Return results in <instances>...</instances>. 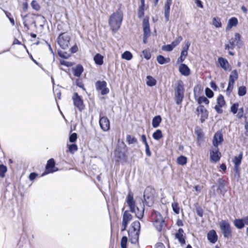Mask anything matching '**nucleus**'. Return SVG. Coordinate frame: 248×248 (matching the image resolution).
<instances>
[{"mask_svg":"<svg viewBox=\"0 0 248 248\" xmlns=\"http://www.w3.org/2000/svg\"><path fill=\"white\" fill-rule=\"evenodd\" d=\"M144 9H138V16L139 18H141L144 16Z\"/></svg>","mask_w":248,"mask_h":248,"instance_id":"59","label":"nucleus"},{"mask_svg":"<svg viewBox=\"0 0 248 248\" xmlns=\"http://www.w3.org/2000/svg\"><path fill=\"white\" fill-rule=\"evenodd\" d=\"M55 162L54 159L53 158H51L49 159L47 162L46 165V169L47 170V172L46 173H44L43 175L45 174L52 173L55 172L58 170V169H54L55 168Z\"/></svg>","mask_w":248,"mask_h":248,"instance_id":"14","label":"nucleus"},{"mask_svg":"<svg viewBox=\"0 0 248 248\" xmlns=\"http://www.w3.org/2000/svg\"><path fill=\"white\" fill-rule=\"evenodd\" d=\"M220 158V153L218 151V148L215 147L214 150L210 151V159L212 161L216 162L218 161Z\"/></svg>","mask_w":248,"mask_h":248,"instance_id":"17","label":"nucleus"},{"mask_svg":"<svg viewBox=\"0 0 248 248\" xmlns=\"http://www.w3.org/2000/svg\"><path fill=\"white\" fill-rule=\"evenodd\" d=\"M207 239L212 244H215L217 241V235L215 230H211L208 232Z\"/></svg>","mask_w":248,"mask_h":248,"instance_id":"18","label":"nucleus"},{"mask_svg":"<svg viewBox=\"0 0 248 248\" xmlns=\"http://www.w3.org/2000/svg\"><path fill=\"white\" fill-rule=\"evenodd\" d=\"M72 99L74 106L80 111H81L84 108V105L81 96H79L77 93H75L72 97Z\"/></svg>","mask_w":248,"mask_h":248,"instance_id":"9","label":"nucleus"},{"mask_svg":"<svg viewBox=\"0 0 248 248\" xmlns=\"http://www.w3.org/2000/svg\"><path fill=\"white\" fill-rule=\"evenodd\" d=\"M123 18V13L120 10L117 11L110 16L108 23L114 32H116L120 28Z\"/></svg>","mask_w":248,"mask_h":248,"instance_id":"2","label":"nucleus"},{"mask_svg":"<svg viewBox=\"0 0 248 248\" xmlns=\"http://www.w3.org/2000/svg\"><path fill=\"white\" fill-rule=\"evenodd\" d=\"M238 103L233 104L231 106V112L234 114H236L238 110Z\"/></svg>","mask_w":248,"mask_h":248,"instance_id":"50","label":"nucleus"},{"mask_svg":"<svg viewBox=\"0 0 248 248\" xmlns=\"http://www.w3.org/2000/svg\"><path fill=\"white\" fill-rule=\"evenodd\" d=\"M77 150L78 147L75 144H72L69 146V151L71 154H74Z\"/></svg>","mask_w":248,"mask_h":248,"instance_id":"47","label":"nucleus"},{"mask_svg":"<svg viewBox=\"0 0 248 248\" xmlns=\"http://www.w3.org/2000/svg\"><path fill=\"white\" fill-rule=\"evenodd\" d=\"M197 112L198 115H201V121L203 123L208 118V112L207 109L202 105H200L197 108Z\"/></svg>","mask_w":248,"mask_h":248,"instance_id":"11","label":"nucleus"},{"mask_svg":"<svg viewBox=\"0 0 248 248\" xmlns=\"http://www.w3.org/2000/svg\"><path fill=\"white\" fill-rule=\"evenodd\" d=\"M70 40L69 36L64 33H61L57 39L58 44L63 49H66L69 47Z\"/></svg>","mask_w":248,"mask_h":248,"instance_id":"7","label":"nucleus"},{"mask_svg":"<svg viewBox=\"0 0 248 248\" xmlns=\"http://www.w3.org/2000/svg\"><path fill=\"white\" fill-rule=\"evenodd\" d=\"M234 41L237 42V45H239L242 44V41L241 40V35L239 33H235L234 34Z\"/></svg>","mask_w":248,"mask_h":248,"instance_id":"48","label":"nucleus"},{"mask_svg":"<svg viewBox=\"0 0 248 248\" xmlns=\"http://www.w3.org/2000/svg\"><path fill=\"white\" fill-rule=\"evenodd\" d=\"M154 227L158 232H161L165 226L164 220L160 213L154 211L152 213Z\"/></svg>","mask_w":248,"mask_h":248,"instance_id":"4","label":"nucleus"},{"mask_svg":"<svg viewBox=\"0 0 248 248\" xmlns=\"http://www.w3.org/2000/svg\"><path fill=\"white\" fill-rule=\"evenodd\" d=\"M223 141V135L220 132H217L213 138V145L217 148L219 144H221Z\"/></svg>","mask_w":248,"mask_h":248,"instance_id":"16","label":"nucleus"},{"mask_svg":"<svg viewBox=\"0 0 248 248\" xmlns=\"http://www.w3.org/2000/svg\"><path fill=\"white\" fill-rule=\"evenodd\" d=\"M238 78V72L236 70H233L229 76V83L234 85V83Z\"/></svg>","mask_w":248,"mask_h":248,"instance_id":"25","label":"nucleus"},{"mask_svg":"<svg viewBox=\"0 0 248 248\" xmlns=\"http://www.w3.org/2000/svg\"><path fill=\"white\" fill-rule=\"evenodd\" d=\"M171 206L173 211L174 213H175L176 214H179L180 212V208L178 205V203L176 202H174L172 203Z\"/></svg>","mask_w":248,"mask_h":248,"instance_id":"41","label":"nucleus"},{"mask_svg":"<svg viewBox=\"0 0 248 248\" xmlns=\"http://www.w3.org/2000/svg\"><path fill=\"white\" fill-rule=\"evenodd\" d=\"M184 88L182 81H180L177 83L175 89V97L176 103L179 105L181 103L184 98Z\"/></svg>","mask_w":248,"mask_h":248,"instance_id":"5","label":"nucleus"},{"mask_svg":"<svg viewBox=\"0 0 248 248\" xmlns=\"http://www.w3.org/2000/svg\"><path fill=\"white\" fill-rule=\"evenodd\" d=\"M133 57L132 53L128 51H125L122 55V58L124 59L129 61L132 59Z\"/></svg>","mask_w":248,"mask_h":248,"instance_id":"35","label":"nucleus"},{"mask_svg":"<svg viewBox=\"0 0 248 248\" xmlns=\"http://www.w3.org/2000/svg\"><path fill=\"white\" fill-rule=\"evenodd\" d=\"M115 155L120 158H123L124 157L125 154L124 152H119L118 150H116L115 152Z\"/></svg>","mask_w":248,"mask_h":248,"instance_id":"57","label":"nucleus"},{"mask_svg":"<svg viewBox=\"0 0 248 248\" xmlns=\"http://www.w3.org/2000/svg\"><path fill=\"white\" fill-rule=\"evenodd\" d=\"M152 136L155 140H159L163 137L162 131L159 129H157L153 134Z\"/></svg>","mask_w":248,"mask_h":248,"instance_id":"33","label":"nucleus"},{"mask_svg":"<svg viewBox=\"0 0 248 248\" xmlns=\"http://www.w3.org/2000/svg\"><path fill=\"white\" fill-rule=\"evenodd\" d=\"M155 190L152 187H147L144 193V199L146 204L151 206L154 203Z\"/></svg>","mask_w":248,"mask_h":248,"instance_id":"6","label":"nucleus"},{"mask_svg":"<svg viewBox=\"0 0 248 248\" xmlns=\"http://www.w3.org/2000/svg\"><path fill=\"white\" fill-rule=\"evenodd\" d=\"M234 226L238 229H241L244 227V223L243 218L242 219H236L234 221Z\"/></svg>","mask_w":248,"mask_h":248,"instance_id":"29","label":"nucleus"},{"mask_svg":"<svg viewBox=\"0 0 248 248\" xmlns=\"http://www.w3.org/2000/svg\"><path fill=\"white\" fill-rule=\"evenodd\" d=\"M146 78H147L146 84L148 86H149L150 87H152V86H155L156 84V81L152 77H151L150 76H148Z\"/></svg>","mask_w":248,"mask_h":248,"instance_id":"31","label":"nucleus"},{"mask_svg":"<svg viewBox=\"0 0 248 248\" xmlns=\"http://www.w3.org/2000/svg\"><path fill=\"white\" fill-rule=\"evenodd\" d=\"M219 226L224 237L225 238L230 237L232 235V231L229 223L226 220H221L219 222Z\"/></svg>","mask_w":248,"mask_h":248,"instance_id":"8","label":"nucleus"},{"mask_svg":"<svg viewBox=\"0 0 248 248\" xmlns=\"http://www.w3.org/2000/svg\"><path fill=\"white\" fill-rule=\"evenodd\" d=\"M37 176V174L36 173L32 172V173H30V174L29 175V179L31 181H33V180H34L36 178Z\"/></svg>","mask_w":248,"mask_h":248,"instance_id":"63","label":"nucleus"},{"mask_svg":"<svg viewBox=\"0 0 248 248\" xmlns=\"http://www.w3.org/2000/svg\"><path fill=\"white\" fill-rule=\"evenodd\" d=\"M99 125L104 131H108L110 128L109 121L107 117L103 116L100 118Z\"/></svg>","mask_w":248,"mask_h":248,"instance_id":"13","label":"nucleus"},{"mask_svg":"<svg viewBox=\"0 0 248 248\" xmlns=\"http://www.w3.org/2000/svg\"><path fill=\"white\" fill-rule=\"evenodd\" d=\"M31 7L35 10L38 11L40 9V6L39 5L38 2L35 0H33L31 2Z\"/></svg>","mask_w":248,"mask_h":248,"instance_id":"42","label":"nucleus"},{"mask_svg":"<svg viewBox=\"0 0 248 248\" xmlns=\"http://www.w3.org/2000/svg\"><path fill=\"white\" fill-rule=\"evenodd\" d=\"M145 153H146V155L148 156H150L151 155V153L150 151V148H149V146L148 144H146L145 145Z\"/></svg>","mask_w":248,"mask_h":248,"instance_id":"60","label":"nucleus"},{"mask_svg":"<svg viewBox=\"0 0 248 248\" xmlns=\"http://www.w3.org/2000/svg\"><path fill=\"white\" fill-rule=\"evenodd\" d=\"M233 88V84L228 83V87L226 90V94L228 95L230 94Z\"/></svg>","mask_w":248,"mask_h":248,"instance_id":"54","label":"nucleus"},{"mask_svg":"<svg viewBox=\"0 0 248 248\" xmlns=\"http://www.w3.org/2000/svg\"><path fill=\"white\" fill-rule=\"evenodd\" d=\"M177 162L179 165H185L187 163V158L183 155H181L177 158Z\"/></svg>","mask_w":248,"mask_h":248,"instance_id":"34","label":"nucleus"},{"mask_svg":"<svg viewBox=\"0 0 248 248\" xmlns=\"http://www.w3.org/2000/svg\"><path fill=\"white\" fill-rule=\"evenodd\" d=\"M238 24V20L237 18L233 17L229 19L227 26L226 27V31H229L232 27L236 26Z\"/></svg>","mask_w":248,"mask_h":248,"instance_id":"23","label":"nucleus"},{"mask_svg":"<svg viewBox=\"0 0 248 248\" xmlns=\"http://www.w3.org/2000/svg\"><path fill=\"white\" fill-rule=\"evenodd\" d=\"M61 64L62 65L66 66L67 67H70V66H72L71 62L65 61L64 60L61 61Z\"/></svg>","mask_w":248,"mask_h":248,"instance_id":"61","label":"nucleus"},{"mask_svg":"<svg viewBox=\"0 0 248 248\" xmlns=\"http://www.w3.org/2000/svg\"><path fill=\"white\" fill-rule=\"evenodd\" d=\"M132 216L128 211H125L123 216V222L122 231H124L128 224V223L132 220Z\"/></svg>","mask_w":248,"mask_h":248,"instance_id":"12","label":"nucleus"},{"mask_svg":"<svg viewBox=\"0 0 248 248\" xmlns=\"http://www.w3.org/2000/svg\"><path fill=\"white\" fill-rule=\"evenodd\" d=\"M225 187V184L223 183V181H220L218 185V189L220 190V192H223L224 191H225L226 190L224 189Z\"/></svg>","mask_w":248,"mask_h":248,"instance_id":"56","label":"nucleus"},{"mask_svg":"<svg viewBox=\"0 0 248 248\" xmlns=\"http://www.w3.org/2000/svg\"><path fill=\"white\" fill-rule=\"evenodd\" d=\"M225 104L224 97L222 95H219L217 98V105L219 106H223Z\"/></svg>","mask_w":248,"mask_h":248,"instance_id":"40","label":"nucleus"},{"mask_svg":"<svg viewBox=\"0 0 248 248\" xmlns=\"http://www.w3.org/2000/svg\"><path fill=\"white\" fill-rule=\"evenodd\" d=\"M156 60L157 62L160 64H163L170 62V59L169 58H166L162 55L158 56L157 57Z\"/></svg>","mask_w":248,"mask_h":248,"instance_id":"30","label":"nucleus"},{"mask_svg":"<svg viewBox=\"0 0 248 248\" xmlns=\"http://www.w3.org/2000/svg\"><path fill=\"white\" fill-rule=\"evenodd\" d=\"M182 40V37L181 36H179L171 43V44L174 47H175L180 43Z\"/></svg>","mask_w":248,"mask_h":248,"instance_id":"39","label":"nucleus"},{"mask_svg":"<svg viewBox=\"0 0 248 248\" xmlns=\"http://www.w3.org/2000/svg\"><path fill=\"white\" fill-rule=\"evenodd\" d=\"M142 54L146 60H149L151 58V55L150 53L147 50H144L142 51Z\"/></svg>","mask_w":248,"mask_h":248,"instance_id":"52","label":"nucleus"},{"mask_svg":"<svg viewBox=\"0 0 248 248\" xmlns=\"http://www.w3.org/2000/svg\"><path fill=\"white\" fill-rule=\"evenodd\" d=\"M95 64L101 65L103 63V57L100 54H96L93 58Z\"/></svg>","mask_w":248,"mask_h":248,"instance_id":"27","label":"nucleus"},{"mask_svg":"<svg viewBox=\"0 0 248 248\" xmlns=\"http://www.w3.org/2000/svg\"><path fill=\"white\" fill-rule=\"evenodd\" d=\"M126 202L128 204L130 211L134 213L137 218L141 219L144 215V206L140 204V206L135 207V202L133 199V195L131 192H129L126 199Z\"/></svg>","mask_w":248,"mask_h":248,"instance_id":"1","label":"nucleus"},{"mask_svg":"<svg viewBox=\"0 0 248 248\" xmlns=\"http://www.w3.org/2000/svg\"><path fill=\"white\" fill-rule=\"evenodd\" d=\"M77 139V134L76 133H72L69 137V141L71 142H74Z\"/></svg>","mask_w":248,"mask_h":248,"instance_id":"55","label":"nucleus"},{"mask_svg":"<svg viewBox=\"0 0 248 248\" xmlns=\"http://www.w3.org/2000/svg\"><path fill=\"white\" fill-rule=\"evenodd\" d=\"M223 106H219V105H216L215 106V109L217 111V112L218 113H221L222 112V110L221 108Z\"/></svg>","mask_w":248,"mask_h":248,"instance_id":"62","label":"nucleus"},{"mask_svg":"<svg viewBox=\"0 0 248 248\" xmlns=\"http://www.w3.org/2000/svg\"><path fill=\"white\" fill-rule=\"evenodd\" d=\"M183 234L184 231L182 229H179L178 231V232L175 234V237L182 244H184L185 243V240Z\"/></svg>","mask_w":248,"mask_h":248,"instance_id":"24","label":"nucleus"},{"mask_svg":"<svg viewBox=\"0 0 248 248\" xmlns=\"http://www.w3.org/2000/svg\"><path fill=\"white\" fill-rule=\"evenodd\" d=\"M217 62L219 63L220 66L225 71L231 70V66L228 61L226 59L222 57H219L217 60Z\"/></svg>","mask_w":248,"mask_h":248,"instance_id":"15","label":"nucleus"},{"mask_svg":"<svg viewBox=\"0 0 248 248\" xmlns=\"http://www.w3.org/2000/svg\"><path fill=\"white\" fill-rule=\"evenodd\" d=\"M174 48V47L170 44L163 46L162 47V49L164 51L170 52V51H172Z\"/></svg>","mask_w":248,"mask_h":248,"instance_id":"46","label":"nucleus"},{"mask_svg":"<svg viewBox=\"0 0 248 248\" xmlns=\"http://www.w3.org/2000/svg\"><path fill=\"white\" fill-rule=\"evenodd\" d=\"M195 2L197 6L201 8H203V5L202 1L200 0H195Z\"/></svg>","mask_w":248,"mask_h":248,"instance_id":"64","label":"nucleus"},{"mask_svg":"<svg viewBox=\"0 0 248 248\" xmlns=\"http://www.w3.org/2000/svg\"><path fill=\"white\" fill-rule=\"evenodd\" d=\"M242 153H240L238 156H235L232 160L234 164V170L237 172L239 170V167L241 164L242 159Z\"/></svg>","mask_w":248,"mask_h":248,"instance_id":"19","label":"nucleus"},{"mask_svg":"<svg viewBox=\"0 0 248 248\" xmlns=\"http://www.w3.org/2000/svg\"><path fill=\"white\" fill-rule=\"evenodd\" d=\"M75 76L79 77L83 71V68L81 65H78L74 69Z\"/></svg>","mask_w":248,"mask_h":248,"instance_id":"26","label":"nucleus"},{"mask_svg":"<svg viewBox=\"0 0 248 248\" xmlns=\"http://www.w3.org/2000/svg\"><path fill=\"white\" fill-rule=\"evenodd\" d=\"M143 29L144 32V35H150V29L149 23L148 19H144L143 21Z\"/></svg>","mask_w":248,"mask_h":248,"instance_id":"22","label":"nucleus"},{"mask_svg":"<svg viewBox=\"0 0 248 248\" xmlns=\"http://www.w3.org/2000/svg\"><path fill=\"white\" fill-rule=\"evenodd\" d=\"M187 52L182 51L181 52V56L177 60V63L183 62L187 55Z\"/></svg>","mask_w":248,"mask_h":248,"instance_id":"38","label":"nucleus"},{"mask_svg":"<svg viewBox=\"0 0 248 248\" xmlns=\"http://www.w3.org/2000/svg\"><path fill=\"white\" fill-rule=\"evenodd\" d=\"M246 88L245 86H241L238 88V94L239 96H242L246 93Z\"/></svg>","mask_w":248,"mask_h":248,"instance_id":"44","label":"nucleus"},{"mask_svg":"<svg viewBox=\"0 0 248 248\" xmlns=\"http://www.w3.org/2000/svg\"><path fill=\"white\" fill-rule=\"evenodd\" d=\"M205 94L209 98H211L214 95L213 92L208 88H206L205 89Z\"/></svg>","mask_w":248,"mask_h":248,"instance_id":"51","label":"nucleus"},{"mask_svg":"<svg viewBox=\"0 0 248 248\" xmlns=\"http://www.w3.org/2000/svg\"><path fill=\"white\" fill-rule=\"evenodd\" d=\"M131 228L128 231V235L131 243L136 244L138 242L140 224L139 221H135L131 225Z\"/></svg>","mask_w":248,"mask_h":248,"instance_id":"3","label":"nucleus"},{"mask_svg":"<svg viewBox=\"0 0 248 248\" xmlns=\"http://www.w3.org/2000/svg\"><path fill=\"white\" fill-rule=\"evenodd\" d=\"M161 122V118L160 116L157 115L155 116L152 120V126L154 128L157 127Z\"/></svg>","mask_w":248,"mask_h":248,"instance_id":"28","label":"nucleus"},{"mask_svg":"<svg viewBox=\"0 0 248 248\" xmlns=\"http://www.w3.org/2000/svg\"><path fill=\"white\" fill-rule=\"evenodd\" d=\"M107 82L105 81H97L95 84V88L97 91H100L102 95L108 94L109 90L107 87Z\"/></svg>","mask_w":248,"mask_h":248,"instance_id":"10","label":"nucleus"},{"mask_svg":"<svg viewBox=\"0 0 248 248\" xmlns=\"http://www.w3.org/2000/svg\"><path fill=\"white\" fill-rule=\"evenodd\" d=\"M234 48V41L232 38L230 39L228 44H226L225 46V49L226 50H233Z\"/></svg>","mask_w":248,"mask_h":248,"instance_id":"32","label":"nucleus"},{"mask_svg":"<svg viewBox=\"0 0 248 248\" xmlns=\"http://www.w3.org/2000/svg\"><path fill=\"white\" fill-rule=\"evenodd\" d=\"M171 2L172 0H167V1L165 4L164 15L166 20L167 21L169 20L170 6L171 4Z\"/></svg>","mask_w":248,"mask_h":248,"instance_id":"20","label":"nucleus"},{"mask_svg":"<svg viewBox=\"0 0 248 248\" xmlns=\"http://www.w3.org/2000/svg\"><path fill=\"white\" fill-rule=\"evenodd\" d=\"M190 46V42L189 41H186L185 46L183 47V49L182 51H185V52H187Z\"/></svg>","mask_w":248,"mask_h":248,"instance_id":"53","label":"nucleus"},{"mask_svg":"<svg viewBox=\"0 0 248 248\" xmlns=\"http://www.w3.org/2000/svg\"><path fill=\"white\" fill-rule=\"evenodd\" d=\"M126 141L129 144H133L137 142V139L131 135L126 136Z\"/></svg>","mask_w":248,"mask_h":248,"instance_id":"43","label":"nucleus"},{"mask_svg":"<svg viewBox=\"0 0 248 248\" xmlns=\"http://www.w3.org/2000/svg\"><path fill=\"white\" fill-rule=\"evenodd\" d=\"M244 113V108H241L238 109V112L237 114V117L238 118H241L243 116Z\"/></svg>","mask_w":248,"mask_h":248,"instance_id":"58","label":"nucleus"},{"mask_svg":"<svg viewBox=\"0 0 248 248\" xmlns=\"http://www.w3.org/2000/svg\"><path fill=\"white\" fill-rule=\"evenodd\" d=\"M213 25L216 28L221 27L220 19L218 17H214L213 19Z\"/></svg>","mask_w":248,"mask_h":248,"instance_id":"37","label":"nucleus"},{"mask_svg":"<svg viewBox=\"0 0 248 248\" xmlns=\"http://www.w3.org/2000/svg\"><path fill=\"white\" fill-rule=\"evenodd\" d=\"M127 242V238L126 236H123L121 239V245L122 248H127L126 244Z\"/></svg>","mask_w":248,"mask_h":248,"instance_id":"49","label":"nucleus"},{"mask_svg":"<svg viewBox=\"0 0 248 248\" xmlns=\"http://www.w3.org/2000/svg\"><path fill=\"white\" fill-rule=\"evenodd\" d=\"M179 71L182 75L185 76H188L190 74L189 68L184 63H182L180 65Z\"/></svg>","mask_w":248,"mask_h":248,"instance_id":"21","label":"nucleus"},{"mask_svg":"<svg viewBox=\"0 0 248 248\" xmlns=\"http://www.w3.org/2000/svg\"><path fill=\"white\" fill-rule=\"evenodd\" d=\"M7 171V168L3 165H0V177L3 178L5 176V173Z\"/></svg>","mask_w":248,"mask_h":248,"instance_id":"45","label":"nucleus"},{"mask_svg":"<svg viewBox=\"0 0 248 248\" xmlns=\"http://www.w3.org/2000/svg\"><path fill=\"white\" fill-rule=\"evenodd\" d=\"M197 102L199 104H202V103L205 104L206 105H208L209 103V100L207 99L206 97L205 96H201L199 97L197 99Z\"/></svg>","mask_w":248,"mask_h":248,"instance_id":"36","label":"nucleus"}]
</instances>
